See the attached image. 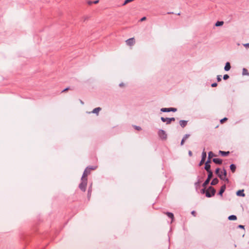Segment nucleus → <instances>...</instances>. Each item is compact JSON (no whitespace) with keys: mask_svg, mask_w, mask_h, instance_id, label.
<instances>
[{"mask_svg":"<svg viewBox=\"0 0 249 249\" xmlns=\"http://www.w3.org/2000/svg\"><path fill=\"white\" fill-rule=\"evenodd\" d=\"M220 170L219 168H217L215 171L216 174L221 179L228 181V179L226 178L227 172L224 169V175L220 174Z\"/></svg>","mask_w":249,"mask_h":249,"instance_id":"nucleus-1","label":"nucleus"},{"mask_svg":"<svg viewBox=\"0 0 249 249\" xmlns=\"http://www.w3.org/2000/svg\"><path fill=\"white\" fill-rule=\"evenodd\" d=\"M87 184V178H84L82 177L81 182L79 185L80 189L83 191H85L86 189Z\"/></svg>","mask_w":249,"mask_h":249,"instance_id":"nucleus-2","label":"nucleus"},{"mask_svg":"<svg viewBox=\"0 0 249 249\" xmlns=\"http://www.w3.org/2000/svg\"><path fill=\"white\" fill-rule=\"evenodd\" d=\"M215 193V189L212 187H210L206 192V196L207 197H210L214 196Z\"/></svg>","mask_w":249,"mask_h":249,"instance_id":"nucleus-3","label":"nucleus"},{"mask_svg":"<svg viewBox=\"0 0 249 249\" xmlns=\"http://www.w3.org/2000/svg\"><path fill=\"white\" fill-rule=\"evenodd\" d=\"M158 135L162 140H166L167 139V134L163 130H160L158 131Z\"/></svg>","mask_w":249,"mask_h":249,"instance_id":"nucleus-4","label":"nucleus"},{"mask_svg":"<svg viewBox=\"0 0 249 249\" xmlns=\"http://www.w3.org/2000/svg\"><path fill=\"white\" fill-rule=\"evenodd\" d=\"M161 120L163 122H166L167 124H169L171 123V122L172 121H174L175 120L174 118H164V117H161Z\"/></svg>","mask_w":249,"mask_h":249,"instance_id":"nucleus-5","label":"nucleus"},{"mask_svg":"<svg viewBox=\"0 0 249 249\" xmlns=\"http://www.w3.org/2000/svg\"><path fill=\"white\" fill-rule=\"evenodd\" d=\"M90 169L94 170L95 168H89V167L85 169V171H84V172L83 173L82 177L84 178H87V177L88 176V175H89L90 174Z\"/></svg>","mask_w":249,"mask_h":249,"instance_id":"nucleus-6","label":"nucleus"},{"mask_svg":"<svg viewBox=\"0 0 249 249\" xmlns=\"http://www.w3.org/2000/svg\"><path fill=\"white\" fill-rule=\"evenodd\" d=\"M206 156H207L206 152L204 150L202 152V159L199 163L200 166L202 165L204 163L206 158Z\"/></svg>","mask_w":249,"mask_h":249,"instance_id":"nucleus-7","label":"nucleus"},{"mask_svg":"<svg viewBox=\"0 0 249 249\" xmlns=\"http://www.w3.org/2000/svg\"><path fill=\"white\" fill-rule=\"evenodd\" d=\"M126 43L127 45L131 46L134 45L135 43V41L134 38H131L127 39L126 41Z\"/></svg>","mask_w":249,"mask_h":249,"instance_id":"nucleus-8","label":"nucleus"},{"mask_svg":"<svg viewBox=\"0 0 249 249\" xmlns=\"http://www.w3.org/2000/svg\"><path fill=\"white\" fill-rule=\"evenodd\" d=\"M177 110V109L175 108H162L161 109V111L162 112H170L171 111H176Z\"/></svg>","mask_w":249,"mask_h":249,"instance_id":"nucleus-9","label":"nucleus"},{"mask_svg":"<svg viewBox=\"0 0 249 249\" xmlns=\"http://www.w3.org/2000/svg\"><path fill=\"white\" fill-rule=\"evenodd\" d=\"M210 160H208L205 163V169L207 172L211 171V165L210 164Z\"/></svg>","mask_w":249,"mask_h":249,"instance_id":"nucleus-10","label":"nucleus"},{"mask_svg":"<svg viewBox=\"0 0 249 249\" xmlns=\"http://www.w3.org/2000/svg\"><path fill=\"white\" fill-rule=\"evenodd\" d=\"M213 161L216 163V164H220L222 163V160L220 159H217V158H214V159H213Z\"/></svg>","mask_w":249,"mask_h":249,"instance_id":"nucleus-11","label":"nucleus"},{"mask_svg":"<svg viewBox=\"0 0 249 249\" xmlns=\"http://www.w3.org/2000/svg\"><path fill=\"white\" fill-rule=\"evenodd\" d=\"M225 189H226V185H222L220 188V190L219 192V194L220 196H222V194L224 192Z\"/></svg>","mask_w":249,"mask_h":249,"instance_id":"nucleus-12","label":"nucleus"},{"mask_svg":"<svg viewBox=\"0 0 249 249\" xmlns=\"http://www.w3.org/2000/svg\"><path fill=\"white\" fill-rule=\"evenodd\" d=\"M236 194L238 196H244V190H239L237 192Z\"/></svg>","mask_w":249,"mask_h":249,"instance_id":"nucleus-13","label":"nucleus"},{"mask_svg":"<svg viewBox=\"0 0 249 249\" xmlns=\"http://www.w3.org/2000/svg\"><path fill=\"white\" fill-rule=\"evenodd\" d=\"M231 69V65L229 62H227L225 66L224 69L226 71H228Z\"/></svg>","mask_w":249,"mask_h":249,"instance_id":"nucleus-14","label":"nucleus"},{"mask_svg":"<svg viewBox=\"0 0 249 249\" xmlns=\"http://www.w3.org/2000/svg\"><path fill=\"white\" fill-rule=\"evenodd\" d=\"M187 124V122L186 121H180L179 122L180 125L182 127H184Z\"/></svg>","mask_w":249,"mask_h":249,"instance_id":"nucleus-15","label":"nucleus"},{"mask_svg":"<svg viewBox=\"0 0 249 249\" xmlns=\"http://www.w3.org/2000/svg\"><path fill=\"white\" fill-rule=\"evenodd\" d=\"M218 182V180L217 178H215L213 179V180L211 182V185H215L217 184Z\"/></svg>","mask_w":249,"mask_h":249,"instance_id":"nucleus-16","label":"nucleus"},{"mask_svg":"<svg viewBox=\"0 0 249 249\" xmlns=\"http://www.w3.org/2000/svg\"><path fill=\"white\" fill-rule=\"evenodd\" d=\"M101 110V108L100 107L95 108L93 110L92 113L98 114Z\"/></svg>","mask_w":249,"mask_h":249,"instance_id":"nucleus-17","label":"nucleus"},{"mask_svg":"<svg viewBox=\"0 0 249 249\" xmlns=\"http://www.w3.org/2000/svg\"><path fill=\"white\" fill-rule=\"evenodd\" d=\"M228 219L230 220H236L237 219V217L235 215H231L229 217H228Z\"/></svg>","mask_w":249,"mask_h":249,"instance_id":"nucleus-18","label":"nucleus"},{"mask_svg":"<svg viewBox=\"0 0 249 249\" xmlns=\"http://www.w3.org/2000/svg\"><path fill=\"white\" fill-rule=\"evenodd\" d=\"M230 169L232 172H234L236 169V166L234 164H231L230 166Z\"/></svg>","mask_w":249,"mask_h":249,"instance_id":"nucleus-19","label":"nucleus"},{"mask_svg":"<svg viewBox=\"0 0 249 249\" xmlns=\"http://www.w3.org/2000/svg\"><path fill=\"white\" fill-rule=\"evenodd\" d=\"M243 75H249V73L248 72V70L245 68H244L243 70Z\"/></svg>","mask_w":249,"mask_h":249,"instance_id":"nucleus-20","label":"nucleus"},{"mask_svg":"<svg viewBox=\"0 0 249 249\" xmlns=\"http://www.w3.org/2000/svg\"><path fill=\"white\" fill-rule=\"evenodd\" d=\"M214 156H215V155L213 154V153L212 152H210L208 155L209 160H210V159Z\"/></svg>","mask_w":249,"mask_h":249,"instance_id":"nucleus-21","label":"nucleus"},{"mask_svg":"<svg viewBox=\"0 0 249 249\" xmlns=\"http://www.w3.org/2000/svg\"><path fill=\"white\" fill-rule=\"evenodd\" d=\"M210 180H211V179H209L208 178H207V179L205 180V181L204 182V183H203V187H205L206 186V185H207L209 184V182H210Z\"/></svg>","mask_w":249,"mask_h":249,"instance_id":"nucleus-22","label":"nucleus"},{"mask_svg":"<svg viewBox=\"0 0 249 249\" xmlns=\"http://www.w3.org/2000/svg\"><path fill=\"white\" fill-rule=\"evenodd\" d=\"M223 24H224V22L223 21H217L215 23V26H220L223 25Z\"/></svg>","mask_w":249,"mask_h":249,"instance_id":"nucleus-23","label":"nucleus"},{"mask_svg":"<svg viewBox=\"0 0 249 249\" xmlns=\"http://www.w3.org/2000/svg\"><path fill=\"white\" fill-rule=\"evenodd\" d=\"M208 178L209 179H211L213 177V172L211 171L209 172H208Z\"/></svg>","mask_w":249,"mask_h":249,"instance_id":"nucleus-24","label":"nucleus"},{"mask_svg":"<svg viewBox=\"0 0 249 249\" xmlns=\"http://www.w3.org/2000/svg\"><path fill=\"white\" fill-rule=\"evenodd\" d=\"M220 153L223 156H226L229 154V152H224V151H220Z\"/></svg>","mask_w":249,"mask_h":249,"instance_id":"nucleus-25","label":"nucleus"},{"mask_svg":"<svg viewBox=\"0 0 249 249\" xmlns=\"http://www.w3.org/2000/svg\"><path fill=\"white\" fill-rule=\"evenodd\" d=\"M167 215L168 216V217H169L170 218H171L172 220L174 218V215L172 213H167Z\"/></svg>","mask_w":249,"mask_h":249,"instance_id":"nucleus-26","label":"nucleus"},{"mask_svg":"<svg viewBox=\"0 0 249 249\" xmlns=\"http://www.w3.org/2000/svg\"><path fill=\"white\" fill-rule=\"evenodd\" d=\"M134 0H125L124 2V4H123V5H126V4H127L129 2H130L132 1H133Z\"/></svg>","mask_w":249,"mask_h":249,"instance_id":"nucleus-27","label":"nucleus"},{"mask_svg":"<svg viewBox=\"0 0 249 249\" xmlns=\"http://www.w3.org/2000/svg\"><path fill=\"white\" fill-rule=\"evenodd\" d=\"M229 78V76L228 74H225L223 76V79L224 80H227Z\"/></svg>","mask_w":249,"mask_h":249,"instance_id":"nucleus-28","label":"nucleus"},{"mask_svg":"<svg viewBox=\"0 0 249 249\" xmlns=\"http://www.w3.org/2000/svg\"><path fill=\"white\" fill-rule=\"evenodd\" d=\"M190 136V135L189 134H186L184 136V137H183V139H185V140H186Z\"/></svg>","mask_w":249,"mask_h":249,"instance_id":"nucleus-29","label":"nucleus"},{"mask_svg":"<svg viewBox=\"0 0 249 249\" xmlns=\"http://www.w3.org/2000/svg\"><path fill=\"white\" fill-rule=\"evenodd\" d=\"M227 120V119L226 118H225L222 120H221L220 122H221V123H223L224 122H225L226 120Z\"/></svg>","mask_w":249,"mask_h":249,"instance_id":"nucleus-30","label":"nucleus"},{"mask_svg":"<svg viewBox=\"0 0 249 249\" xmlns=\"http://www.w3.org/2000/svg\"><path fill=\"white\" fill-rule=\"evenodd\" d=\"M185 141L186 140H185V139H183V138L182 139V141L181 142V145H182L184 144V143Z\"/></svg>","mask_w":249,"mask_h":249,"instance_id":"nucleus-31","label":"nucleus"},{"mask_svg":"<svg viewBox=\"0 0 249 249\" xmlns=\"http://www.w3.org/2000/svg\"><path fill=\"white\" fill-rule=\"evenodd\" d=\"M217 81L218 82H220V81H221V78L220 77V76H219V75L217 76Z\"/></svg>","mask_w":249,"mask_h":249,"instance_id":"nucleus-32","label":"nucleus"},{"mask_svg":"<svg viewBox=\"0 0 249 249\" xmlns=\"http://www.w3.org/2000/svg\"><path fill=\"white\" fill-rule=\"evenodd\" d=\"M135 128L136 130H141V127H139V126H135Z\"/></svg>","mask_w":249,"mask_h":249,"instance_id":"nucleus-33","label":"nucleus"},{"mask_svg":"<svg viewBox=\"0 0 249 249\" xmlns=\"http://www.w3.org/2000/svg\"><path fill=\"white\" fill-rule=\"evenodd\" d=\"M146 17H144L142 18L141 19V20H141V21H143L145 20H146Z\"/></svg>","mask_w":249,"mask_h":249,"instance_id":"nucleus-34","label":"nucleus"},{"mask_svg":"<svg viewBox=\"0 0 249 249\" xmlns=\"http://www.w3.org/2000/svg\"><path fill=\"white\" fill-rule=\"evenodd\" d=\"M244 46L246 48H249V43L245 44H244Z\"/></svg>","mask_w":249,"mask_h":249,"instance_id":"nucleus-35","label":"nucleus"},{"mask_svg":"<svg viewBox=\"0 0 249 249\" xmlns=\"http://www.w3.org/2000/svg\"><path fill=\"white\" fill-rule=\"evenodd\" d=\"M217 86V84L216 83H213L212 84V87H215Z\"/></svg>","mask_w":249,"mask_h":249,"instance_id":"nucleus-36","label":"nucleus"},{"mask_svg":"<svg viewBox=\"0 0 249 249\" xmlns=\"http://www.w3.org/2000/svg\"><path fill=\"white\" fill-rule=\"evenodd\" d=\"M98 2H99V0H97L93 1V3H94V4H97Z\"/></svg>","mask_w":249,"mask_h":249,"instance_id":"nucleus-37","label":"nucleus"},{"mask_svg":"<svg viewBox=\"0 0 249 249\" xmlns=\"http://www.w3.org/2000/svg\"><path fill=\"white\" fill-rule=\"evenodd\" d=\"M69 89V88H66L65 89H64L62 92H66V91L68 90Z\"/></svg>","mask_w":249,"mask_h":249,"instance_id":"nucleus-38","label":"nucleus"},{"mask_svg":"<svg viewBox=\"0 0 249 249\" xmlns=\"http://www.w3.org/2000/svg\"><path fill=\"white\" fill-rule=\"evenodd\" d=\"M192 214L194 215V216H196V212L195 211H193L192 212Z\"/></svg>","mask_w":249,"mask_h":249,"instance_id":"nucleus-39","label":"nucleus"},{"mask_svg":"<svg viewBox=\"0 0 249 249\" xmlns=\"http://www.w3.org/2000/svg\"><path fill=\"white\" fill-rule=\"evenodd\" d=\"M92 3H93V1H89V2H88V4H89V5H90V4H91Z\"/></svg>","mask_w":249,"mask_h":249,"instance_id":"nucleus-40","label":"nucleus"},{"mask_svg":"<svg viewBox=\"0 0 249 249\" xmlns=\"http://www.w3.org/2000/svg\"><path fill=\"white\" fill-rule=\"evenodd\" d=\"M220 174L222 175H224V169L220 171Z\"/></svg>","mask_w":249,"mask_h":249,"instance_id":"nucleus-41","label":"nucleus"},{"mask_svg":"<svg viewBox=\"0 0 249 249\" xmlns=\"http://www.w3.org/2000/svg\"><path fill=\"white\" fill-rule=\"evenodd\" d=\"M238 227L240 228H244V226H242V225H239Z\"/></svg>","mask_w":249,"mask_h":249,"instance_id":"nucleus-42","label":"nucleus"},{"mask_svg":"<svg viewBox=\"0 0 249 249\" xmlns=\"http://www.w3.org/2000/svg\"><path fill=\"white\" fill-rule=\"evenodd\" d=\"M189 155H190V156H191V155H192V154L191 151H189Z\"/></svg>","mask_w":249,"mask_h":249,"instance_id":"nucleus-43","label":"nucleus"},{"mask_svg":"<svg viewBox=\"0 0 249 249\" xmlns=\"http://www.w3.org/2000/svg\"><path fill=\"white\" fill-rule=\"evenodd\" d=\"M120 87L123 86V84H120Z\"/></svg>","mask_w":249,"mask_h":249,"instance_id":"nucleus-44","label":"nucleus"}]
</instances>
